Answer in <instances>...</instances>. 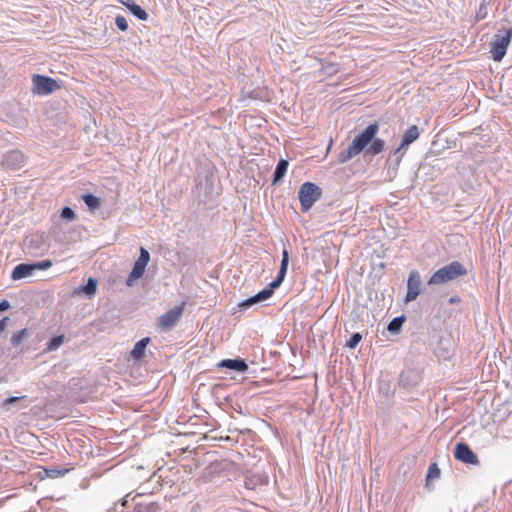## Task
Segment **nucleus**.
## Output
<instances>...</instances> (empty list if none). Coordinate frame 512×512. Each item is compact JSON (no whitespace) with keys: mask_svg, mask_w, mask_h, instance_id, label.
I'll return each mask as SVG.
<instances>
[{"mask_svg":"<svg viewBox=\"0 0 512 512\" xmlns=\"http://www.w3.org/2000/svg\"><path fill=\"white\" fill-rule=\"evenodd\" d=\"M378 131L379 125L377 122L368 125L359 135L353 139L347 149L339 153L338 161L340 163H345L360 154L363 149L373 140Z\"/></svg>","mask_w":512,"mask_h":512,"instance_id":"obj_1","label":"nucleus"},{"mask_svg":"<svg viewBox=\"0 0 512 512\" xmlns=\"http://www.w3.org/2000/svg\"><path fill=\"white\" fill-rule=\"evenodd\" d=\"M288 263H289V253H288L287 249H284L282 252V261H281V266H280V270H279L277 278L270 283L269 288L263 289L262 291H260L256 295H254L253 297L247 299L245 302L242 303V306L248 307L257 302H261V301H264V300H267L268 298H270L273 294V289L278 288L284 281V278H285V275L287 272V268H288Z\"/></svg>","mask_w":512,"mask_h":512,"instance_id":"obj_2","label":"nucleus"},{"mask_svg":"<svg viewBox=\"0 0 512 512\" xmlns=\"http://www.w3.org/2000/svg\"><path fill=\"white\" fill-rule=\"evenodd\" d=\"M467 274V269L458 261L440 268L428 280L429 285H439Z\"/></svg>","mask_w":512,"mask_h":512,"instance_id":"obj_3","label":"nucleus"},{"mask_svg":"<svg viewBox=\"0 0 512 512\" xmlns=\"http://www.w3.org/2000/svg\"><path fill=\"white\" fill-rule=\"evenodd\" d=\"M511 40L512 28L501 29L494 35L490 43V53L494 61L499 62L504 58Z\"/></svg>","mask_w":512,"mask_h":512,"instance_id":"obj_4","label":"nucleus"},{"mask_svg":"<svg viewBox=\"0 0 512 512\" xmlns=\"http://www.w3.org/2000/svg\"><path fill=\"white\" fill-rule=\"evenodd\" d=\"M321 189L312 182H305L301 185L298 198L302 212H307L321 197Z\"/></svg>","mask_w":512,"mask_h":512,"instance_id":"obj_5","label":"nucleus"},{"mask_svg":"<svg viewBox=\"0 0 512 512\" xmlns=\"http://www.w3.org/2000/svg\"><path fill=\"white\" fill-rule=\"evenodd\" d=\"M32 82V91L37 95H48L60 88L57 81L48 76L35 74L32 77Z\"/></svg>","mask_w":512,"mask_h":512,"instance_id":"obj_6","label":"nucleus"},{"mask_svg":"<svg viewBox=\"0 0 512 512\" xmlns=\"http://www.w3.org/2000/svg\"><path fill=\"white\" fill-rule=\"evenodd\" d=\"M150 260V254L149 252L141 247L140 248V255L136 262L134 263V266L132 268V271L130 272L127 284L131 285L135 280L141 278L145 272L146 266Z\"/></svg>","mask_w":512,"mask_h":512,"instance_id":"obj_7","label":"nucleus"},{"mask_svg":"<svg viewBox=\"0 0 512 512\" xmlns=\"http://www.w3.org/2000/svg\"><path fill=\"white\" fill-rule=\"evenodd\" d=\"M185 303L176 306L165 312L158 320V325L164 330L171 329L181 318L184 312Z\"/></svg>","mask_w":512,"mask_h":512,"instance_id":"obj_8","label":"nucleus"},{"mask_svg":"<svg viewBox=\"0 0 512 512\" xmlns=\"http://www.w3.org/2000/svg\"><path fill=\"white\" fill-rule=\"evenodd\" d=\"M454 457L466 464L477 465L479 459L477 455L466 443H458L455 447Z\"/></svg>","mask_w":512,"mask_h":512,"instance_id":"obj_9","label":"nucleus"},{"mask_svg":"<svg viewBox=\"0 0 512 512\" xmlns=\"http://www.w3.org/2000/svg\"><path fill=\"white\" fill-rule=\"evenodd\" d=\"M421 277L418 271L413 270L409 274L405 302L414 301L420 294Z\"/></svg>","mask_w":512,"mask_h":512,"instance_id":"obj_10","label":"nucleus"},{"mask_svg":"<svg viewBox=\"0 0 512 512\" xmlns=\"http://www.w3.org/2000/svg\"><path fill=\"white\" fill-rule=\"evenodd\" d=\"M34 271L33 264H18L12 271L11 277L13 280H20L30 276Z\"/></svg>","mask_w":512,"mask_h":512,"instance_id":"obj_11","label":"nucleus"},{"mask_svg":"<svg viewBox=\"0 0 512 512\" xmlns=\"http://www.w3.org/2000/svg\"><path fill=\"white\" fill-rule=\"evenodd\" d=\"M218 366L238 372H245L248 369L247 363L242 359H225L221 361Z\"/></svg>","mask_w":512,"mask_h":512,"instance_id":"obj_12","label":"nucleus"},{"mask_svg":"<svg viewBox=\"0 0 512 512\" xmlns=\"http://www.w3.org/2000/svg\"><path fill=\"white\" fill-rule=\"evenodd\" d=\"M420 136V131L417 125L410 126L404 133L401 147H408L411 143L416 141Z\"/></svg>","mask_w":512,"mask_h":512,"instance_id":"obj_13","label":"nucleus"},{"mask_svg":"<svg viewBox=\"0 0 512 512\" xmlns=\"http://www.w3.org/2000/svg\"><path fill=\"white\" fill-rule=\"evenodd\" d=\"M149 342H150V338H148V337L143 338L140 341H138L135 344L133 350L131 351V356L134 359H140L144 355L145 349H146L147 345L149 344Z\"/></svg>","mask_w":512,"mask_h":512,"instance_id":"obj_14","label":"nucleus"},{"mask_svg":"<svg viewBox=\"0 0 512 512\" xmlns=\"http://www.w3.org/2000/svg\"><path fill=\"white\" fill-rule=\"evenodd\" d=\"M125 5L129 8V10L140 20H147L148 14L142 9L139 5H137L134 1L130 0L125 3Z\"/></svg>","mask_w":512,"mask_h":512,"instance_id":"obj_15","label":"nucleus"},{"mask_svg":"<svg viewBox=\"0 0 512 512\" xmlns=\"http://www.w3.org/2000/svg\"><path fill=\"white\" fill-rule=\"evenodd\" d=\"M288 161L285 160V159H281L277 166H276V169H275V172H274V179H273V183H276L278 182L279 180H281L284 175L286 174L287 172V169H288Z\"/></svg>","mask_w":512,"mask_h":512,"instance_id":"obj_16","label":"nucleus"},{"mask_svg":"<svg viewBox=\"0 0 512 512\" xmlns=\"http://www.w3.org/2000/svg\"><path fill=\"white\" fill-rule=\"evenodd\" d=\"M370 143L371 144L368 147V152L371 153L372 155L379 154L385 148V141L383 139L374 137Z\"/></svg>","mask_w":512,"mask_h":512,"instance_id":"obj_17","label":"nucleus"},{"mask_svg":"<svg viewBox=\"0 0 512 512\" xmlns=\"http://www.w3.org/2000/svg\"><path fill=\"white\" fill-rule=\"evenodd\" d=\"M97 290V280L94 278H89L87 284L78 289L77 293L83 292L88 296H92L96 293Z\"/></svg>","mask_w":512,"mask_h":512,"instance_id":"obj_18","label":"nucleus"},{"mask_svg":"<svg viewBox=\"0 0 512 512\" xmlns=\"http://www.w3.org/2000/svg\"><path fill=\"white\" fill-rule=\"evenodd\" d=\"M82 199L91 210L98 209L101 205L99 198L92 194H85L82 196Z\"/></svg>","mask_w":512,"mask_h":512,"instance_id":"obj_19","label":"nucleus"},{"mask_svg":"<svg viewBox=\"0 0 512 512\" xmlns=\"http://www.w3.org/2000/svg\"><path fill=\"white\" fill-rule=\"evenodd\" d=\"M64 342V335L54 336L46 346V351H54L58 349Z\"/></svg>","mask_w":512,"mask_h":512,"instance_id":"obj_20","label":"nucleus"},{"mask_svg":"<svg viewBox=\"0 0 512 512\" xmlns=\"http://www.w3.org/2000/svg\"><path fill=\"white\" fill-rule=\"evenodd\" d=\"M405 318L403 316L394 318L389 324H388V331L390 333H398L399 330L402 327V324L404 323Z\"/></svg>","mask_w":512,"mask_h":512,"instance_id":"obj_21","label":"nucleus"},{"mask_svg":"<svg viewBox=\"0 0 512 512\" xmlns=\"http://www.w3.org/2000/svg\"><path fill=\"white\" fill-rule=\"evenodd\" d=\"M28 337V330L27 329H21L17 332H15L11 337V343L14 346L19 345L24 339Z\"/></svg>","mask_w":512,"mask_h":512,"instance_id":"obj_22","label":"nucleus"},{"mask_svg":"<svg viewBox=\"0 0 512 512\" xmlns=\"http://www.w3.org/2000/svg\"><path fill=\"white\" fill-rule=\"evenodd\" d=\"M362 339V335L360 333H354L349 340L346 342V346L350 349H354Z\"/></svg>","mask_w":512,"mask_h":512,"instance_id":"obj_23","label":"nucleus"},{"mask_svg":"<svg viewBox=\"0 0 512 512\" xmlns=\"http://www.w3.org/2000/svg\"><path fill=\"white\" fill-rule=\"evenodd\" d=\"M439 476H440V469L438 468V466L435 463L431 464L428 469L427 479H434V478H438Z\"/></svg>","mask_w":512,"mask_h":512,"instance_id":"obj_24","label":"nucleus"},{"mask_svg":"<svg viewBox=\"0 0 512 512\" xmlns=\"http://www.w3.org/2000/svg\"><path fill=\"white\" fill-rule=\"evenodd\" d=\"M61 217L64 219H67L69 221H72L75 219L76 215H75V212L70 207H65L62 209Z\"/></svg>","mask_w":512,"mask_h":512,"instance_id":"obj_25","label":"nucleus"},{"mask_svg":"<svg viewBox=\"0 0 512 512\" xmlns=\"http://www.w3.org/2000/svg\"><path fill=\"white\" fill-rule=\"evenodd\" d=\"M115 23L118 29L121 31H126L128 29V23L125 17L123 16H117L115 19Z\"/></svg>","mask_w":512,"mask_h":512,"instance_id":"obj_26","label":"nucleus"},{"mask_svg":"<svg viewBox=\"0 0 512 512\" xmlns=\"http://www.w3.org/2000/svg\"><path fill=\"white\" fill-rule=\"evenodd\" d=\"M34 271L35 270H46L49 269L52 266L51 260H44L41 262L33 263Z\"/></svg>","mask_w":512,"mask_h":512,"instance_id":"obj_27","label":"nucleus"},{"mask_svg":"<svg viewBox=\"0 0 512 512\" xmlns=\"http://www.w3.org/2000/svg\"><path fill=\"white\" fill-rule=\"evenodd\" d=\"M10 159L15 160V161H22L23 155L18 151H11L6 155V158H5L6 163H9Z\"/></svg>","mask_w":512,"mask_h":512,"instance_id":"obj_28","label":"nucleus"},{"mask_svg":"<svg viewBox=\"0 0 512 512\" xmlns=\"http://www.w3.org/2000/svg\"><path fill=\"white\" fill-rule=\"evenodd\" d=\"M9 318L4 317L0 320V332L4 331L8 325Z\"/></svg>","mask_w":512,"mask_h":512,"instance_id":"obj_29","label":"nucleus"},{"mask_svg":"<svg viewBox=\"0 0 512 512\" xmlns=\"http://www.w3.org/2000/svg\"><path fill=\"white\" fill-rule=\"evenodd\" d=\"M10 308V303L7 300L0 302V311H5Z\"/></svg>","mask_w":512,"mask_h":512,"instance_id":"obj_30","label":"nucleus"},{"mask_svg":"<svg viewBox=\"0 0 512 512\" xmlns=\"http://www.w3.org/2000/svg\"><path fill=\"white\" fill-rule=\"evenodd\" d=\"M22 398L23 397H9V398L5 399L4 404H6V405L7 404H12V403H14V402H16V401H18V400H20Z\"/></svg>","mask_w":512,"mask_h":512,"instance_id":"obj_31","label":"nucleus"},{"mask_svg":"<svg viewBox=\"0 0 512 512\" xmlns=\"http://www.w3.org/2000/svg\"><path fill=\"white\" fill-rule=\"evenodd\" d=\"M407 147H401V145L394 151V154H400V157H402L405 153V151L402 152V150H406Z\"/></svg>","mask_w":512,"mask_h":512,"instance_id":"obj_32","label":"nucleus"}]
</instances>
